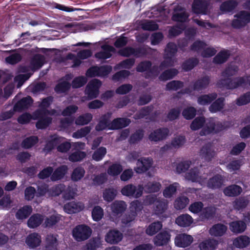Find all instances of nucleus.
I'll return each mask as SVG.
<instances>
[{
  "mask_svg": "<svg viewBox=\"0 0 250 250\" xmlns=\"http://www.w3.org/2000/svg\"><path fill=\"white\" fill-rule=\"evenodd\" d=\"M238 5L236 0H228L223 2L220 6L221 11L229 13L233 11Z\"/></svg>",
  "mask_w": 250,
  "mask_h": 250,
  "instance_id": "e433bc0d",
  "label": "nucleus"
},
{
  "mask_svg": "<svg viewBox=\"0 0 250 250\" xmlns=\"http://www.w3.org/2000/svg\"><path fill=\"white\" fill-rule=\"evenodd\" d=\"M39 142L37 136H31L23 139L21 143V146L24 149H29L36 145Z\"/></svg>",
  "mask_w": 250,
  "mask_h": 250,
  "instance_id": "a18cd8bd",
  "label": "nucleus"
},
{
  "mask_svg": "<svg viewBox=\"0 0 250 250\" xmlns=\"http://www.w3.org/2000/svg\"><path fill=\"white\" fill-rule=\"evenodd\" d=\"M162 186L159 182H149L144 186V188L146 192L154 193L159 191Z\"/></svg>",
  "mask_w": 250,
  "mask_h": 250,
  "instance_id": "8fccbe9b",
  "label": "nucleus"
},
{
  "mask_svg": "<svg viewBox=\"0 0 250 250\" xmlns=\"http://www.w3.org/2000/svg\"><path fill=\"white\" fill-rule=\"evenodd\" d=\"M85 173V170L82 167L78 166L75 167L71 174L72 181L78 182L81 180L84 177Z\"/></svg>",
  "mask_w": 250,
  "mask_h": 250,
  "instance_id": "49530a36",
  "label": "nucleus"
},
{
  "mask_svg": "<svg viewBox=\"0 0 250 250\" xmlns=\"http://www.w3.org/2000/svg\"><path fill=\"white\" fill-rule=\"evenodd\" d=\"M167 208V203L165 200L157 201L154 206V211L157 215L163 214Z\"/></svg>",
  "mask_w": 250,
  "mask_h": 250,
  "instance_id": "5fc2aeb1",
  "label": "nucleus"
},
{
  "mask_svg": "<svg viewBox=\"0 0 250 250\" xmlns=\"http://www.w3.org/2000/svg\"><path fill=\"white\" fill-rule=\"evenodd\" d=\"M169 133V130L166 127H161L154 130L148 135V139L152 142H158L162 141L167 137Z\"/></svg>",
  "mask_w": 250,
  "mask_h": 250,
  "instance_id": "1a4fd4ad",
  "label": "nucleus"
},
{
  "mask_svg": "<svg viewBox=\"0 0 250 250\" xmlns=\"http://www.w3.org/2000/svg\"><path fill=\"white\" fill-rule=\"evenodd\" d=\"M127 208V204L122 200H115L110 205L112 215L116 217L121 216Z\"/></svg>",
  "mask_w": 250,
  "mask_h": 250,
  "instance_id": "0eeeda50",
  "label": "nucleus"
},
{
  "mask_svg": "<svg viewBox=\"0 0 250 250\" xmlns=\"http://www.w3.org/2000/svg\"><path fill=\"white\" fill-rule=\"evenodd\" d=\"M118 54L123 57H128L134 55L136 58L146 55V49L144 47H139L136 48L127 46L118 51Z\"/></svg>",
  "mask_w": 250,
  "mask_h": 250,
  "instance_id": "423d86ee",
  "label": "nucleus"
},
{
  "mask_svg": "<svg viewBox=\"0 0 250 250\" xmlns=\"http://www.w3.org/2000/svg\"><path fill=\"white\" fill-rule=\"evenodd\" d=\"M218 241L213 238L206 239L199 244L200 250H214L218 245Z\"/></svg>",
  "mask_w": 250,
  "mask_h": 250,
  "instance_id": "bb28decb",
  "label": "nucleus"
},
{
  "mask_svg": "<svg viewBox=\"0 0 250 250\" xmlns=\"http://www.w3.org/2000/svg\"><path fill=\"white\" fill-rule=\"evenodd\" d=\"M106 152V148L104 146H101L94 152L92 158L95 161H100L104 157Z\"/></svg>",
  "mask_w": 250,
  "mask_h": 250,
  "instance_id": "680f3d73",
  "label": "nucleus"
},
{
  "mask_svg": "<svg viewBox=\"0 0 250 250\" xmlns=\"http://www.w3.org/2000/svg\"><path fill=\"white\" fill-rule=\"evenodd\" d=\"M162 228V224L160 221L154 222L150 224L146 229V232L150 236H152L158 232Z\"/></svg>",
  "mask_w": 250,
  "mask_h": 250,
  "instance_id": "3c124183",
  "label": "nucleus"
},
{
  "mask_svg": "<svg viewBox=\"0 0 250 250\" xmlns=\"http://www.w3.org/2000/svg\"><path fill=\"white\" fill-rule=\"evenodd\" d=\"M216 212V208L212 206H208L203 208L200 213V217L203 220H209L213 218Z\"/></svg>",
  "mask_w": 250,
  "mask_h": 250,
  "instance_id": "58836bf2",
  "label": "nucleus"
},
{
  "mask_svg": "<svg viewBox=\"0 0 250 250\" xmlns=\"http://www.w3.org/2000/svg\"><path fill=\"white\" fill-rule=\"evenodd\" d=\"M44 57L41 54L35 55L31 59L30 64L35 69H39L44 63Z\"/></svg>",
  "mask_w": 250,
  "mask_h": 250,
  "instance_id": "de8ad7c7",
  "label": "nucleus"
},
{
  "mask_svg": "<svg viewBox=\"0 0 250 250\" xmlns=\"http://www.w3.org/2000/svg\"><path fill=\"white\" fill-rule=\"evenodd\" d=\"M130 123V119L125 118L114 119L110 123L109 130H117L127 126Z\"/></svg>",
  "mask_w": 250,
  "mask_h": 250,
  "instance_id": "4be33fe9",
  "label": "nucleus"
},
{
  "mask_svg": "<svg viewBox=\"0 0 250 250\" xmlns=\"http://www.w3.org/2000/svg\"><path fill=\"white\" fill-rule=\"evenodd\" d=\"M209 4L205 0H194L192 5V10L196 14L206 15Z\"/></svg>",
  "mask_w": 250,
  "mask_h": 250,
  "instance_id": "9b49d317",
  "label": "nucleus"
},
{
  "mask_svg": "<svg viewBox=\"0 0 250 250\" xmlns=\"http://www.w3.org/2000/svg\"><path fill=\"white\" fill-rule=\"evenodd\" d=\"M250 243V238L247 235H240L233 240V245L234 247L243 249L247 247Z\"/></svg>",
  "mask_w": 250,
  "mask_h": 250,
  "instance_id": "c756f323",
  "label": "nucleus"
},
{
  "mask_svg": "<svg viewBox=\"0 0 250 250\" xmlns=\"http://www.w3.org/2000/svg\"><path fill=\"white\" fill-rule=\"evenodd\" d=\"M67 167L66 166L63 165L57 168L51 176L52 181H56L62 179L66 173Z\"/></svg>",
  "mask_w": 250,
  "mask_h": 250,
  "instance_id": "a19ab883",
  "label": "nucleus"
},
{
  "mask_svg": "<svg viewBox=\"0 0 250 250\" xmlns=\"http://www.w3.org/2000/svg\"><path fill=\"white\" fill-rule=\"evenodd\" d=\"M224 182L223 177L220 174H217L209 178L207 183V186L212 189H219L223 186Z\"/></svg>",
  "mask_w": 250,
  "mask_h": 250,
  "instance_id": "aec40b11",
  "label": "nucleus"
},
{
  "mask_svg": "<svg viewBox=\"0 0 250 250\" xmlns=\"http://www.w3.org/2000/svg\"><path fill=\"white\" fill-rule=\"evenodd\" d=\"M83 205L81 203L71 202L64 205L63 209L68 214L79 212L83 209Z\"/></svg>",
  "mask_w": 250,
  "mask_h": 250,
  "instance_id": "a878e982",
  "label": "nucleus"
},
{
  "mask_svg": "<svg viewBox=\"0 0 250 250\" xmlns=\"http://www.w3.org/2000/svg\"><path fill=\"white\" fill-rule=\"evenodd\" d=\"M217 97V94L215 92L202 95L198 98L197 102L200 105H207L214 101Z\"/></svg>",
  "mask_w": 250,
  "mask_h": 250,
  "instance_id": "4c0bfd02",
  "label": "nucleus"
},
{
  "mask_svg": "<svg viewBox=\"0 0 250 250\" xmlns=\"http://www.w3.org/2000/svg\"><path fill=\"white\" fill-rule=\"evenodd\" d=\"M242 191L240 186L231 185L226 187L223 190L224 194L228 197H236L240 195Z\"/></svg>",
  "mask_w": 250,
  "mask_h": 250,
  "instance_id": "c85d7f7f",
  "label": "nucleus"
},
{
  "mask_svg": "<svg viewBox=\"0 0 250 250\" xmlns=\"http://www.w3.org/2000/svg\"><path fill=\"white\" fill-rule=\"evenodd\" d=\"M101 85V81L98 79H93L89 82L85 89V94L89 100H92L98 97L99 89Z\"/></svg>",
  "mask_w": 250,
  "mask_h": 250,
  "instance_id": "20e7f679",
  "label": "nucleus"
},
{
  "mask_svg": "<svg viewBox=\"0 0 250 250\" xmlns=\"http://www.w3.org/2000/svg\"><path fill=\"white\" fill-rule=\"evenodd\" d=\"M188 14L184 8L178 6L175 7L171 19L173 21L183 23L188 20Z\"/></svg>",
  "mask_w": 250,
  "mask_h": 250,
  "instance_id": "9d476101",
  "label": "nucleus"
},
{
  "mask_svg": "<svg viewBox=\"0 0 250 250\" xmlns=\"http://www.w3.org/2000/svg\"><path fill=\"white\" fill-rule=\"evenodd\" d=\"M186 178L192 182H198L201 183L204 182L206 178H204L200 175V171L197 167L191 168L186 174Z\"/></svg>",
  "mask_w": 250,
  "mask_h": 250,
  "instance_id": "a211bd4d",
  "label": "nucleus"
},
{
  "mask_svg": "<svg viewBox=\"0 0 250 250\" xmlns=\"http://www.w3.org/2000/svg\"><path fill=\"white\" fill-rule=\"evenodd\" d=\"M103 51L97 52L95 57L100 60H105L111 57L112 53L116 51L115 48L109 44H104L101 46Z\"/></svg>",
  "mask_w": 250,
  "mask_h": 250,
  "instance_id": "dca6fc26",
  "label": "nucleus"
},
{
  "mask_svg": "<svg viewBox=\"0 0 250 250\" xmlns=\"http://www.w3.org/2000/svg\"><path fill=\"white\" fill-rule=\"evenodd\" d=\"M58 240L53 234H48L46 237V245L45 250H57Z\"/></svg>",
  "mask_w": 250,
  "mask_h": 250,
  "instance_id": "c03bdc74",
  "label": "nucleus"
},
{
  "mask_svg": "<svg viewBox=\"0 0 250 250\" xmlns=\"http://www.w3.org/2000/svg\"><path fill=\"white\" fill-rule=\"evenodd\" d=\"M178 185L179 184L175 182L166 187L163 192L164 196L167 198L171 197L176 193Z\"/></svg>",
  "mask_w": 250,
  "mask_h": 250,
  "instance_id": "bf43d9fd",
  "label": "nucleus"
},
{
  "mask_svg": "<svg viewBox=\"0 0 250 250\" xmlns=\"http://www.w3.org/2000/svg\"><path fill=\"white\" fill-rule=\"evenodd\" d=\"M227 227L222 224H217L214 225L209 229V233L212 236H222L226 232Z\"/></svg>",
  "mask_w": 250,
  "mask_h": 250,
  "instance_id": "c9c22d12",
  "label": "nucleus"
},
{
  "mask_svg": "<svg viewBox=\"0 0 250 250\" xmlns=\"http://www.w3.org/2000/svg\"><path fill=\"white\" fill-rule=\"evenodd\" d=\"M189 202L188 198L186 196H180L174 202V207L177 209H184Z\"/></svg>",
  "mask_w": 250,
  "mask_h": 250,
  "instance_id": "e2e57ef3",
  "label": "nucleus"
},
{
  "mask_svg": "<svg viewBox=\"0 0 250 250\" xmlns=\"http://www.w3.org/2000/svg\"><path fill=\"white\" fill-rule=\"evenodd\" d=\"M144 187L142 185H138L137 187L133 184H128L124 186L121 189V193L127 197H133L135 198L140 197L143 192Z\"/></svg>",
  "mask_w": 250,
  "mask_h": 250,
  "instance_id": "39448f33",
  "label": "nucleus"
},
{
  "mask_svg": "<svg viewBox=\"0 0 250 250\" xmlns=\"http://www.w3.org/2000/svg\"><path fill=\"white\" fill-rule=\"evenodd\" d=\"M33 100L31 97L28 96L21 98L15 103L13 106L15 112H21L28 109L33 104Z\"/></svg>",
  "mask_w": 250,
  "mask_h": 250,
  "instance_id": "6e6552de",
  "label": "nucleus"
},
{
  "mask_svg": "<svg viewBox=\"0 0 250 250\" xmlns=\"http://www.w3.org/2000/svg\"><path fill=\"white\" fill-rule=\"evenodd\" d=\"M205 118L199 116L195 118L190 124V127L192 130H197L201 128L205 123Z\"/></svg>",
  "mask_w": 250,
  "mask_h": 250,
  "instance_id": "6e6d98bb",
  "label": "nucleus"
},
{
  "mask_svg": "<svg viewBox=\"0 0 250 250\" xmlns=\"http://www.w3.org/2000/svg\"><path fill=\"white\" fill-rule=\"evenodd\" d=\"M137 213L133 209H130L127 213H126L122 219V224L125 226H129L130 223L135 220Z\"/></svg>",
  "mask_w": 250,
  "mask_h": 250,
  "instance_id": "052dcab7",
  "label": "nucleus"
},
{
  "mask_svg": "<svg viewBox=\"0 0 250 250\" xmlns=\"http://www.w3.org/2000/svg\"><path fill=\"white\" fill-rule=\"evenodd\" d=\"M170 238V235L167 231H162L154 238V243L156 246H162L167 244Z\"/></svg>",
  "mask_w": 250,
  "mask_h": 250,
  "instance_id": "cd10ccee",
  "label": "nucleus"
},
{
  "mask_svg": "<svg viewBox=\"0 0 250 250\" xmlns=\"http://www.w3.org/2000/svg\"><path fill=\"white\" fill-rule=\"evenodd\" d=\"M86 156L85 152L79 149L72 152L68 156V160L71 162H80Z\"/></svg>",
  "mask_w": 250,
  "mask_h": 250,
  "instance_id": "603ef678",
  "label": "nucleus"
},
{
  "mask_svg": "<svg viewBox=\"0 0 250 250\" xmlns=\"http://www.w3.org/2000/svg\"><path fill=\"white\" fill-rule=\"evenodd\" d=\"M193 241V238L190 235L186 233L178 234L175 238L176 246L180 248H186L189 246Z\"/></svg>",
  "mask_w": 250,
  "mask_h": 250,
  "instance_id": "f8f14e48",
  "label": "nucleus"
},
{
  "mask_svg": "<svg viewBox=\"0 0 250 250\" xmlns=\"http://www.w3.org/2000/svg\"><path fill=\"white\" fill-rule=\"evenodd\" d=\"M186 137L184 136L179 135L174 138L170 144H166L161 148L163 151H166L171 148V146L175 148H178L181 147L186 142Z\"/></svg>",
  "mask_w": 250,
  "mask_h": 250,
  "instance_id": "6ab92c4d",
  "label": "nucleus"
},
{
  "mask_svg": "<svg viewBox=\"0 0 250 250\" xmlns=\"http://www.w3.org/2000/svg\"><path fill=\"white\" fill-rule=\"evenodd\" d=\"M32 212V208L30 205H25L19 208L16 213V217L18 220L27 218Z\"/></svg>",
  "mask_w": 250,
  "mask_h": 250,
  "instance_id": "7c9ffc66",
  "label": "nucleus"
},
{
  "mask_svg": "<svg viewBox=\"0 0 250 250\" xmlns=\"http://www.w3.org/2000/svg\"><path fill=\"white\" fill-rule=\"evenodd\" d=\"M43 221L42 216L39 213L32 215L28 220L27 225L29 228L34 229L39 227Z\"/></svg>",
  "mask_w": 250,
  "mask_h": 250,
  "instance_id": "ea45409f",
  "label": "nucleus"
},
{
  "mask_svg": "<svg viewBox=\"0 0 250 250\" xmlns=\"http://www.w3.org/2000/svg\"><path fill=\"white\" fill-rule=\"evenodd\" d=\"M137 167H135L134 170L138 173H142L147 171L152 165V159L149 158H141L138 160Z\"/></svg>",
  "mask_w": 250,
  "mask_h": 250,
  "instance_id": "4468645a",
  "label": "nucleus"
},
{
  "mask_svg": "<svg viewBox=\"0 0 250 250\" xmlns=\"http://www.w3.org/2000/svg\"><path fill=\"white\" fill-rule=\"evenodd\" d=\"M229 225L230 230L234 233H242L247 228L246 223L242 220L233 221Z\"/></svg>",
  "mask_w": 250,
  "mask_h": 250,
  "instance_id": "b1692460",
  "label": "nucleus"
},
{
  "mask_svg": "<svg viewBox=\"0 0 250 250\" xmlns=\"http://www.w3.org/2000/svg\"><path fill=\"white\" fill-rule=\"evenodd\" d=\"M230 56L229 50H222L220 51L213 58V62L215 64H222L227 61Z\"/></svg>",
  "mask_w": 250,
  "mask_h": 250,
  "instance_id": "79ce46f5",
  "label": "nucleus"
},
{
  "mask_svg": "<svg viewBox=\"0 0 250 250\" xmlns=\"http://www.w3.org/2000/svg\"><path fill=\"white\" fill-rule=\"evenodd\" d=\"M210 83V78L208 76H204L195 81L193 83L192 89L193 91H200L206 88Z\"/></svg>",
  "mask_w": 250,
  "mask_h": 250,
  "instance_id": "393cba45",
  "label": "nucleus"
},
{
  "mask_svg": "<svg viewBox=\"0 0 250 250\" xmlns=\"http://www.w3.org/2000/svg\"><path fill=\"white\" fill-rule=\"evenodd\" d=\"M198 59L195 57L189 58L183 62L181 66L185 72H188L196 67L199 63Z\"/></svg>",
  "mask_w": 250,
  "mask_h": 250,
  "instance_id": "473e14b6",
  "label": "nucleus"
},
{
  "mask_svg": "<svg viewBox=\"0 0 250 250\" xmlns=\"http://www.w3.org/2000/svg\"><path fill=\"white\" fill-rule=\"evenodd\" d=\"M196 114V109L192 106L188 107L184 109L182 111V115L186 120L193 119Z\"/></svg>",
  "mask_w": 250,
  "mask_h": 250,
  "instance_id": "338daca9",
  "label": "nucleus"
},
{
  "mask_svg": "<svg viewBox=\"0 0 250 250\" xmlns=\"http://www.w3.org/2000/svg\"><path fill=\"white\" fill-rule=\"evenodd\" d=\"M184 86V83L180 81L173 80L168 83L166 89L167 90L177 91Z\"/></svg>",
  "mask_w": 250,
  "mask_h": 250,
  "instance_id": "774afa93",
  "label": "nucleus"
},
{
  "mask_svg": "<svg viewBox=\"0 0 250 250\" xmlns=\"http://www.w3.org/2000/svg\"><path fill=\"white\" fill-rule=\"evenodd\" d=\"M61 220L60 215L53 214L46 218L44 224L46 227L51 228L57 224Z\"/></svg>",
  "mask_w": 250,
  "mask_h": 250,
  "instance_id": "69168bd1",
  "label": "nucleus"
},
{
  "mask_svg": "<svg viewBox=\"0 0 250 250\" xmlns=\"http://www.w3.org/2000/svg\"><path fill=\"white\" fill-rule=\"evenodd\" d=\"M137 72L143 73L147 72V77L146 78L157 77L160 74V70H159V67L156 65L152 66V63L151 61L148 60H145L141 61L138 63L136 67Z\"/></svg>",
  "mask_w": 250,
  "mask_h": 250,
  "instance_id": "f03ea898",
  "label": "nucleus"
},
{
  "mask_svg": "<svg viewBox=\"0 0 250 250\" xmlns=\"http://www.w3.org/2000/svg\"><path fill=\"white\" fill-rule=\"evenodd\" d=\"M179 72L176 68H170L163 71L159 76V79L161 81H166L172 79L176 76Z\"/></svg>",
  "mask_w": 250,
  "mask_h": 250,
  "instance_id": "37998d69",
  "label": "nucleus"
},
{
  "mask_svg": "<svg viewBox=\"0 0 250 250\" xmlns=\"http://www.w3.org/2000/svg\"><path fill=\"white\" fill-rule=\"evenodd\" d=\"M145 131L143 129H138L132 133L128 140L130 144L134 145L141 141L144 136Z\"/></svg>",
  "mask_w": 250,
  "mask_h": 250,
  "instance_id": "09e8293b",
  "label": "nucleus"
},
{
  "mask_svg": "<svg viewBox=\"0 0 250 250\" xmlns=\"http://www.w3.org/2000/svg\"><path fill=\"white\" fill-rule=\"evenodd\" d=\"M41 236L36 232L29 234L26 237L25 243L31 249H34L39 246L41 243Z\"/></svg>",
  "mask_w": 250,
  "mask_h": 250,
  "instance_id": "412c9836",
  "label": "nucleus"
},
{
  "mask_svg": "<svg viewBox=\"0 0 250 250\" xmlns=\"http://www.w3.org/2000/svg\"><path fill=\"white\" fill-rule=\"evenodd\" d=\"M92 234L90 227L85 224L76 226L72 230V236L77 241L81 242L88 239Z\"/></svg>",
  "mask_w": 250,
  "mask_h": 250,
  "instance_id": "7ed1b4c3",
  "label": "nucleus"
},
{
  "mask_svg": "<svg viewBox=\"0 0 250 250\" xmlns=\"http://www.w3.org/2000/svg\"><path fill=\"white\" fill-rule=\"evenodd\" d=\"M178 51V47L173 42H169L166 45L163 55L164 59H175Z\"/></svg>",
  "mask_w": 250,
  "mask_h": 250,
  "instance_id": "5701e85b",
  "label": "nucleus"
},
{
  "mask_svg": "<svg viewBox=\"0 0 250 250\" xmlns=\"http://www.w3.org/2000/svg\"><path fill=\"white\" fill-rule=\"evenodd\" d=\"M122 233L115 229L109 230L105 236V241L111 244H117L122 240Z\"/></svg>",
  "mask_w": 250,
  "mask_h": 250,
  "instance_id": "f3484780",
  "label": "nucleus"
},
{
  "mask_svg": "<svg viewBox=\"0 0 250 250\" xmlns=\"http://www.w3.org/2000/svg\"><path fill=\"white\" fill-rule=\"evenodd\" d=\"M117 194L116 189L113 188H106L103 192L104 199L108 202H111L115 199Z\"/></svg>",
  "mask_w": 250,
  "mask_h": 250,
  "instance_id": "13d9d810",
  "label": "nucleus"
},
{
  "mask_svg": "<svg viewBox=\"0 0 250 250\" xmlns=\"http://www.w3.org/2000/svg\"><path fill=\"white\" fill-rule=\"evenodd\" d=\"M36 110L33 112V120H38L36 123V127L38 129H45L52 124V117L43 114L40 116L41 117L36 118Z\"/></svg>",
  "mask_w": 250,
  "mask_h": 250,
  "instance_id": "ddd939ff",
  "label": "nucleus"
},
{
  "mask_svg": "<svg viewBox=\"0 0 250 250\" xmlns=\"http://www.w3.org/2000/svg\"><path fill=\"white\" fill-rule=\"evenodd\" d=\"M214 154V152L212 150L211 145L209 144L204 145L200 150V155L208 162L211 160Z\"/></svg>",
  "mask_w": 250,
  "mask_h": 250,
  "instance_id": "f704fd0d",
  "label": "nucleus"
},
{
  "mask_svg": "<svg viewBox=\"0 0 250 250\" xmlns=\"http://www.w3.org/2000/svg\"><path fill=\"white\" fill-rule=\"evenodd\" d=\"M217 84L229 90L239 87L250 88V75L238 77L234 79H221L217 82Z\"/></svg>",
  "mask_w": 250,
  "mask_h": 250,
  "instance_id": "f257e3e1",
  "label": "nucleus"
},
{
  "mask_svg": "<svg viewBox=\"0 0 250 250\" xmlns=\"http://www.w3.org/2000/svg\"><path fill=\"white\" fill-rule=\"evenodd\" d=\"M225 101V99L224 97L216 99L209 106L208 108L209 111L212 113L221 111L224 107Z\"/></svg>",
  "mask_w": 250,
  "mask_h": 250,
  "instance_id": "72a5a7b5",
  "label": "nucleus"
},
{
  "mask_svg": "<svg viewBox=\"0 0 250 250\" xmlns=\"http://www.w3.org/2000/svg\"><path fill=\"white\" fill-rule=\"evenodd\" d=\"M111 116L112 113L110 112L102 115L98 124L95 126L96 130L101 131L106 128L109 129L111 122H110Z\"/></svg>",
  "mask_w": 250,
  "mask_h": 250,
  "instance_id": "2eb2a0df",
  "label": "nucleus"
},
{
  "mask_svg": "<svg viewBox=\"0 0 250 250\" xmlns=\"http://www.w3.org/2000/svg\"><path fill=\"white\" fill-rule=\"evenodd\" d=\"M239 70V68L235 65H231L226 67L221 73V76L223 77H227L226 79H230L229 77H232L236 75Z\"/></svg>",
  "mask_w": 250,
  "mask_h": 250,
  "instance_id": "864d4df0",
  "label": "nucleus"
},
{
  "mask_svg": "<svg viewBox=\"0 0 250 250\" xmlns=\"http://www.w3.org/2000/svg\"><path fill=\"white\" fill-rule=\"evenodd\" d=\"M192 217L188 214H183L179 215L175 220L176 223L182 227H189L193 222Z\"/></svg>",
  "mask_w": 250,
  "mask_h": 250,
  "instance_id": "2f4dec72",
  "label": "nucleus"
},
{
  "mask_svg": "<svg viewBox=\"0 0 250 250\" xmlns=\"http://www.w3.org/2000/svg\"><path fill=\"white\" fill-rule=\"evenodd\" d=\"M71 87V84L67 81H63L58 83L54 90L57 93H62L68 91Z\"/></svg>",
  "mask_w": 250,
  "mask_h": 250,
  "instance_id": "0e129e2a",
  "label": "nucleus"
},
{
  "mask_svg": "<svg viewBox=\"0 0 250 250\" xmlns=\"http://www.w3.org/2000/svg\"><path fill=\"white\" fill-rule=\"evenodd\" d=\"M92 117V115L89 113L80 115L75 120V124L80 125H87L91 122Z\"/></svg>",
  "mask_w": 250,
  "mask_h": 250,
  "instance_id": "4d7b16f0",
  "label": "nucleus"
}]
</instances>
